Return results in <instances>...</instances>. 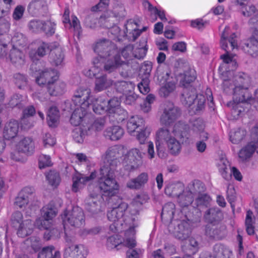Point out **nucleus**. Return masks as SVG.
I'll return each mask as SVG.
<instances>
[{
	"instance_id": "nucleus-1",
	"label": "nucleus",
	"mask_w": 258,
	"mask_h": 258,
	"mask_svg": "<svg viewBox=\"0 0 258 258\" xmlns=\"http://www.w3.org/2000/svg\"><path fill=\"white\" fill-rule=\"evenodd\" d=\"M230 28L226 26L223 32L220 44L223 49L227 53L221 56L223 62L219 67L223 77V89L224 91L233 93V102H229L227 105L232 107V113L239 115L244 111L243 105L247 102L258 110V89L255 92V98H251L248 88L250 84V78L245 74L240 73L234 76L233 71L237 67V62L234 56L229 54L228 42L232 50L237 48L236 35L232 33L229 38Z\"/></svg>"
},
{
	"instance_id": "nucleus-2",
	"label": "nucleus",
	"mask_w": 258,
	"mask_h": 258,
	"mask_svg": "<svg viewBox=\"0 0 258 258\" xmlns=\"http://www.w3.org/2000/svg\"><path fill=\"white\" fill-rule=\"evenodd\" d=\"M94 50L98 56L92 60V69L84 71V74L90 78L93 77L101 70L104 63V70L111 72L123 64L124 61L120 59L118 51L111 41L100 40L95 44Z\"/></svg>"
},
{
	"instance_id": "nucleus-3",
	"label": "nucleus",
	"mask_w": 258,
	"mask_h": 258,
	"mask_svg": "<svg viewBox=\"0 0 258 258\" xmlns=\"http://www.w3.org/2000/svg\"><path fill=\"white\" fill-rule=\"evenodd\" d=\"M141 205L139 197H137L130 206V213L127 215L126 210L128 205L120 200L119 205L107 213L108 219L113 222L110 226V229L114 233H121L124 230H127L131 235H135V228L138 226L139 209Z\"/></svg>"
},
{
	"instance_id": "nucleus-4",
	"label": "nucleus",
	"mask_w": 258,
	"mask_h": 258,
	"mask_svg": "<svg viewBox=\"0 0 258 258\" xmlns=\"http://www.w3.org/2000/svg\"><path fill=\"white\" fill-rule=\"evenodd\" d=\"M187 126L181 122L176 123L173 129L169 127L159 128L156 133L155 144L157 155L160 158L167 156V149L173 155H178L181 150L183 131H186Z\"/></svg>"
},
{
	"instance_id": "nucleus-5",
	"label": "nucleus",
	"mask_w": 258,
	"mask_h": 258,
	"mask_svg": "<svg viewBox=\"0 0 258 258\" xmlns=\"http://www.w3.org/2000/svg\"><path fill=\"white\" fill-rule=\"evenodd\" d=\"M195 79V72L194 70L186 71L180 76V84L185 88L182 94L181 101L189 107L191 113L197 114L204 109L206 98L203 94H197L195 88H188L190 84Z\"/></svg>"
},
{
	"instance_id": "nucleus-6",
	"label": "nucleus",
	"mask_w": 258,
	"mask_h": 258,
	"mask_svg": "<svg viewBox=\"0 0 258 258\" xmlns=\"http://www.w3.org/2000/svg\"><path fill=\"white\" fill-rule=\"evenodd\" d=\"M111 166V167L101 166L98 177L99 188L101 194L108 197L117 194L119 187L115 178L114 166L113 164Z\"/></svg>"
},
{
	"instance_id": "nucleus-7",
	"label": "nucleus",
	"mask_w": 258,
	"mask_h": 258,
	"mask_svg": "<svg viewBox=\"0 0 258 258\" xmlns=\"http://www.w3.org/2000/svg\"><path fill=\"white\" fill-rule=\"evenodd\" d=\"M65 235H74L73 232L69 230L70 227H80L85 222L84 214L82 209L78 207L68 208L61 215Z\"/></svg>"
},
{
	"instance_id": "nucleus-8",
	"label": "nucleus",
	"mask_w": 258,
	"mask_h": 258,
	"mask_svg": "<svg viewBox=\"0 0 258 258\" xmlns=\"http://www.w3.org/2000/svg\"><path fill=\"white\" fill-rule=\"evenodd\" d=\"M66 246L64 250V258H86L88 255L87 248L83 244H74V235L64 236Z\"/></svg>"
},
{
	"instance_id": "nucleus-9",
	"label": "nucleus",
	"mask_w": 258,
	"mask_h": 258,
	"mask_svg": "<svg viewBox=\"0 0 258 258\" xmlns=\"http://www.w3.org/2000/svg\"><path fill=\"white\" fill-rule=\"evenodd\" d=\"M57 214V211L54 204L48 203L41 209V218L36 219L34 226L39 229L50 228L52 225V220Z\"/></svg>"
},
{
	"instance_id": "nucleus-10",
	"label": "nucleus",
	"mask_w": 258,
	"mask_h": 258,
	"mask_svg": "<svg viewBox=\"0 0 258 258\" xmlns=\"http://www.w3.org/2000/svg\"><path fill=\"white\" fill-rule=\"evenodd\" d=\"M143 153L138 148L126 150L123 155V166L125 170L131 172L137 169L142 163Z\"/></svg>"
},
{
	"instance_id": "nucleus-11",
	"label": "nucleus",
	"mask_w": 258,
	"mask_h": 258,
	"mask_svg": "<svg viewBox=\"0 0 258 258\" xmlns=\"http://www.w3.org/2000/svg\"><path fill=\"white\" fill-rule=\"evenodd\" d=\"M253 31V37L248 39L243 46L244 51L253 57L258 54V16H254L249 21Z\"/></svg>"
},
{
	"instance_id": "nucleus-12",
	"label": "nucleus",
	"mask_w": 258,
	"mask_h": 258,
	"mask_svg": "<svg viewBox=\"0 0 258 258\" xmlns=\"http://www.w3.org/2000/svg\"><path fill=\"white\" fill-rule=\"evenodd\" d=\"M91 90L86 87H80L74 92L73 102L76 107L90 109Z\"/></svg>"
},
{
	"instance_id": "nucleus-13",
	"label": "nucleus",
	"mask_w": 258,
	"mask_h": 258,
	"mask_svg": "<svg viewBox=\"0 0 258 258\" xmlns=\"http://www.w3.org/2000/svg\"><path fill=\"white\" fill-rule=\"evenodd\" d=\"M124 238L123 240L119 238L118 235H114L107 238L106 245L109 249H113L120 244L131 249L136 245L135 235H131L130 232L124 230Z\"/></svg>"
},
{
	"instance_id": "nucleus-14",
	"label": "nucleus",
	"mask_w": 258,
	"mask_h": 258,
	"mask_svg": "<svg viewBox=\"0 0 258 258\" xmlns=\"http://www.w3.org/2000/svg\"><path fill=\"white\" fill-rule=\"evenodd\" d=\"M125 152H126V148L122 146H114L109 148L103 157L104 165L103 166L111 167V164H113L115 169L117 158H123V155Z\"/></svg>"
},
{
	"instance_id": "nucleus-15",
	"label": "nucleus",
	"mask_w": 258,
	"mask_h": 258,
	"mask_svg": "<svg viewBox=\"0 0 258 258\" xmlns=\"http://www.w3.org/2000/svg\"><path fill=\"white\" fill-rule=\"evenodd\" d=\"M34 189L31 187H26L22 189L16 198L15 205L20 209L24 210L27 207L31 208L32 201L34 199Z\"/></svg>"
},
{
	"instance_id": "nucleus-16",
	"label": "nucleus",
	"mask_w": 258,
	"mask_h": 258,
	"mask_svg": "<svg viewBox=\"0 0 258 258\" xmlns=\"http://www.w3.org/2000/svg\"><path fill=\"white\" fill-rule=\"evenodd\" d=\"M186 131L189 136L198 138L200 141L205 142L209 139V134L205 131V124L202 119L198 118L190 122Z\"/></svg>"
},
{
	"instance_id": "nucleus-17",
	"label": "nucleus",
	"mask_w": 258,
	"mask_h": 258,
	"mask_svg": "<svg viewBox=\"0 0 258 258\" xmlns=\"http://www.w3.org/2000/svg\"><path fill=\"white\" fill-rule=\"evenodd\" d=\"M178 116L177 109L173 103L168 102L164 105L163 112L160 118V122L167 127L175 121Z\"/></svg>"
},
{
	"instance_id": "nucleus-18",
	"label": "nucleus",
	"mask_w": 258,
	"mask_h": 258,
	"mask_svg": "<svg viewBox=\"0 0 258 258\" xmlns=\"http://www.w3.org/2000/svg\"><path fill=\"white\" fill-rule=\"evenodd\" d=\"M96 176V172H92L89 176H86L78 173H76L73 177L72 190L77 192L86 184L91 182Z\"/></svg>"
},
{
	"instance_id": "nucleus-19",
	"label": "nucleus",
	"mask_w": 258,
	"mask_h": 258,
	"mask_svg": "<svg viewBox=\"0 0 258 258\" xmlns=\"http://www.w3.org/2000/svg\"><path fill=\"white\" fill-rule=\"evenodd\" d=\"M175 224L176 226L172 231V232L176 238L183 240L189 237L191 230L188 222L181 221L177 222V223Z\"/></svg>"
},
{
	"instance_id": "nucleus-20",
	"label": "nucleus",
	"mask_w": 258,
	"mask_h": 258,
	"mask_svg": "<svg viewBox=\"0 0 258 258\" xmlns=\"http://www.w3.org/2000/svg\"><path fill=\"white\" fill-rule=\"evenodd\" d=\"M58 74L57 71L52 70H45L40 73L36 78V82L39 85L47 84V86L52 82L57 80Z\"/></svg>"
},
{
	"instance_id": "nucleus-21",
	"label": "nucleus",
	"mask_w": 258,
	"mask_h": 258,
	"mask_svg": "<svg viewBox=\"0 0 258 258\" xmlns=\"http://www.w3.org/2000/svg\"><path fill=\"white\" fill-rule=\"evenodd\" d=\"M256 149V144L253 142L243 146L238 153L239 161L243 163L248 162L252 157Z\"/></svg>"
},
{
	"instance_id": "nucleus-22",
	"label": "nucleus",
	"mask_w": 258,
	"mask_h": 258,
	"mask_svg": "<svg viewBox=\"0 0 258 258\" xmlns=\"http://www.w3.org/2000/svg\"><path fill=\"white\" fill-rule=\"evenodd\" d=\"M125 35L130 40L135 41L142 31L138 28V24L133 20H129L125 25Z\"/></svg>"
},
{
	"instance_id": "nucleus-23",
	"label": "nucleus",
	"mask_w": 258,
	"mask_h": 258,
	"mask_svg": "<svg viewBox=\"0 0 258 258\" xmlns=\"http://www.w3.org/2000/svg\"><path fill=\"white\" fill-rule=\"evenodd\" d=\"M149 176L146 172H142L137 177L132 178L126 183V187L131 189H139L148 181Z\"/></svg>"
},
{
	"instance_id": "nucleus-24",
	"label": "nucleus",
	"mask_w": 258,
	"mask_h": 258,
	"mask_svg": "<svg viewBox=\"0 0 258 258\" xmlns=\"http://www.w3.org/2000/svg\"><path fill=\"white\" fill-rule=\"evenodd\" d=\"M8 60L16 66H21L24 63L25 56L21 50L14 47L9 52L7 61Z\"/></svg>"
},
{
	"instance_id": "nucleus-25",
	"label": "nucleus",
	"mask_w": 258,
	"mask_h": 258,
	"mask_svg": "<svg viewBox=\"0 0 258 258\" xmlns=\"http://www.w3.org/2000/svg\"><path fill=\"white\" fill-rule=\"evenodd\" d=\"M19 126L18 121L15 120H11L7 122L4 128V138L9 140L16 137L18 132Z\"/></svg>"
},
{
	"instance_id": "nucleus-26",
	"label": "nucleus",
	"mask_w": 258,
	"mask_h": 258,
	"mask_svg": "<svg viewBox=\"0 0 258 258\" xmlns=\"http://www.w3.org/2000/svg\"><path fill=\"white\" fill-rule=\"evenodd\" d=\"M92 107L93 111L98 114H102L107 112V106L106 100L103 97L92 98L90 103V107Z\"/></svg>"
},
{
	"instance_id": "nucleus-27",
	"label": "nucleus",
	"mask_w": 258,
	"mask_h": 258,
	"mask_svg": "<svg viewBox=\"0 0 258 258\" xmlns=\"http://www.w3.org/2000/svg\"><path fill=\"white\" fill-rule=\"evenodd\" d=\"M123 134V129L119 125L108 127L104 132V136L112 141L119 140L122 138Z\"/></svg>"
},
{
	"instance_id": "nucleus-28",
	"label": "nucleus",
	"mask_w": 258,
	"mask_h": 258,
	"mask_svg": "<svg viewBox=\"0 0 258 258\" xmlns=\"http://www.w3.org/2000/svg\"><path fill=\"white\" fill-rule=\"evenodd\" d=\"M16 149L23 153H31L34 150V143L30 137H24L18 143Z\"/></svg>"
},
{
	"instance_id": "nucleus-29",
	"label": "nucleus",
	"mask_w": 258,
	"mask_h": 258,
	"mask_svg": "<svg viewBox=\"0 0 258 258\" xmlns=\"http://www.w3.org/2000/svg\"><path fill=\"white\" fill-rule=\"evenodd\" d=\"M34 44L38 46L37 50L36 51L32 50L29 53L30 57L33 60L38 59V57L44 56L47 51L51 49L48 44L41 40L36 41Z\"/></svg>"
},
{
	"instance_id": "nucleus-30",
	"label": "nucleus",
	"mask_w": 258,
	"mask_h": 258,
	"mask_svg": "<svg viewBox=\"0 0 258 258\" xmlns=\"http://www.w3.org/2000/svg\"><path fill=\"white\" fill-rule=\"evenodd\" d=\"M107 18L105 15L101 16L99 19L94 15L88 16L85 19V24L87 27L94 28L98 26V24L104 27L108 28V25L105 24Z\"/></svg>"
},
{
	"instance_id": "nucleus-31",
	"label": "nucleus",
	"mask_w": 258,
	"mask_h": 258,
	"mask_svg": "<svg viewBox=\"0 0 258 258\" xmlns=\"http://www.w3.org/2000/svg\"><path fill=\"white\" fill-rule=\"evenodd\" d=\"M217 166L222 176L226 180L231 179L229 173L230 164L229 161L225 157L219 159L217 162Z\"/></svg>"
},
{
	"instance_id": "nucleus-32",
	"label": "nucleus",
	"mask_w": 258,
	"mask_h": 258,
	"mask_svg": "<svg viewBox=\"0 0 258 258\" xmlns=\"http://www.w3.org/2000/svg\"><path fill=\"white\" fill-rule=\"evenodd\" d=\"M18 229L17 234L21 237H25L31 234L33 231V224L31 220L27 219L16 227Z\"/></svg>"
},
{
	"instance_id": "nucleus-33",
	"label": "nucleus",
	"mask_w": 258,
	"mask_h": 258,
	"mask_svg": "<svg viewBox=\"0 0 258 258\" xmlns=\"http://www.w3.org/2000/svg\"><path fill=\"white\" fill-rule=\"evenodd\" d=\"M50 59L53 64L56 66H62L64 63V54L62 48L56 47L55 49H51Z\"/></svg>"
},
{
	"instance_id": "nucleus-34",
	"label": "nucleus",
	"mask_w": 258,
	"mask_h": 258,
	"mask_svg": "<svg viewBox=\"0 0 258 258\" xmlns=\"http://www.w3.org/2000/svg\"><path fill=\"white\" fill-rule=\"evenodd\" d=\"M144 123L143 119L138 115L132 116L127 122V130L128 132L133 135L135 133L136 130L141 127ZM135 136V135H134Z\"/></svg>"
},
{
	"instance_id": "nucleus-35",
	"label": "nucleus",
	"mask_w": 258,
	"mask_h": 258,
	"mask_svg": "<svg viewBox=\"0 0 258 258\" xmlns=\"http://www.w3.org/2000/svg\"><path fill=\"white\" fill-rule=\"evenodd\" d=\"M98 196L91 195L86 201V209L94 214L98 213L102 210L100 201H97Z\"/></svg>"
},
{
	"instance_id": "nucleus-36",
	"label": "nucleus",
	"mask_w": 258,
	"mask_h": 258,
	"mask_svg": "<svg viewBox=\"0 0 258 258\" xmlns=\"http://www.w3.org/2000/svg\"><path fill=\"white\" fill-rule=\"evenodd\" d=\"M222 213L218 208H211L205 214V220L209 223H213L222 218Z\"/></svg>"
},
{
	"instance_id": "nucleus-37",
	"label": "nucleus",
	"mask_w": 258,
	"mask_h": 258,
	"mask_svg": "<svg viewBox=\"0 0 258 258\" xmlns=\"http://www.w3.org/2000/svg\"><path fill=\"white\" fill-rule=\"evenodd\" d=\"M90 110V109H83L76 107L70 119L71 124L77 126L82 121L83 118Z\"/></svg>"
},
{
	"instance_id": "nucleus-38",
	"label": "nucleus",
	"mask_w": 258,
	"mask_h": 258,
	"mask_svg": "<svg viewBox=\"0 0 258 258\" xmlns=\"http://www.w3.org/2000/svg\"><path fill=\"white\" fill-rule=\"evenodd\" d=\"M35 113V109L32 106L26 108L23 111V117L21 118L22 127L27 129L33 126V123H30L28 118Z\"/></svg>"
},
{
	"instance_id": "nucleus-39",
	"label": "nucleus",
	"mask_w": 258,
	"mask_h": 258,
	"mask_svg": "<svg viewBox=\"0 0 258 258\" xmlns=\"http://www.w3.org/2000/svg\"><path fill=\"white\" fill-rule=\"evenodd\" d=\"M66 88L65 84L60 81L52 82V84L47 86L48 91L50 95L57 96L62 94Z\"/></svg>"
},
{
	"instance_id": "nucleus-40",
	"label": "nucleus",
	"mask_w": 258,
	"mask_h": 258,
	"mask_svg": "<svg viewBox=\"0 0 258 258\" xmlns=\"http://www.w3.org/2000/svg\"><path fill=\"white\" fill-rule=\"evenodd\" d=\"M59 118V111L55 106L51 107L47 113V120L49 126H55Z\"/></svg>"
},
{
	"instance_id": "nucleus-41",
	"label": "nucleus",
	"mask_w": 258,
	"mask_h": 258,
	"mask_svg": "<svg viewBox=\"0 0 258 258\" xmlns=\"http://www.w3.org/2000/svg\"><path fill=\"white\" fill-rule=\"evenodd\" d=\"M38 258H60V253L53 246H50L44 247L38 254Z\"/></svg>"
},
{
	"instance_id": "nucleus-42",
	"label": "nucleus",
	"mask_w": 258,
	"mask_h": 258,
	"mask_svg": "<svg viewBox=\"0 0 258 258\" xmlns=\"http://www.w3.org/2000/svg\"><path fill=\"white\" fill-rule=\"evenodd\" d=\"M112 85V81L107 79L106 76L96 78L95 81V90L100 92L107 89Z\"/></svg>"
},
{
	"instance_id": "nucleus-43",
	"label": "nucleus",
	"mask_w": 258,
	"mask_h": 258,
	"mask_svg": "<svg viewBox=\"0 0 258 258\" xmlns=\"http://www.w3.org/2000/svg\"><path fill=\"white\" fill-rule=\"evenodd\" d=\"M232 253L230 250L221 245H216L213 249L214 258H231Z\"/></svg>"
},
{
	"instance_id": "nucleus-44",
	"label": "nucleus",
	"mask_w": 258,
	"mask_h": 258,
	"mask_svg": "<svg viewBox=\"0 0 258 258\" xmlns=\"http://www.w3.org/2000/svg\"><path fill=\"white\" fill-rule=\"evenodd\" d=\"M246 135V131L242 128L234 130L229 134L230 141L235 144H239L244 138Z\"/></svg>"
},
{
	"instance_id": "nucleus-45",
	"label": "nucleus",
	"mask_w": 258,
	"mask_h": 258,
	"mask_svg": "<svg viewBox=\"0 0 258 258\" xmlns=\"http://www.w3.org/2000/svg\"><path fill=\"white\" fill-rule=\"evenodd\" d=\"M254 220L255 218L253 213L250 210L247 211L245 224L246 232L249 235H252L254 234Z\"/></svg>"
},
{
	"instance_id": "nucleus-46",
	"label": "nucleus",
	"mask_w": 258,
	"mask_h": 258,
	"mask_svg": "<svg viewBox=\"0 0 258 258\" xmlns=\"http://www.w3.org/2000/svg\"><path fill=\"white\" fill-rule=\"evenodd\" d=\"M147 43V40L145 38L140 42L139 47H135L134 50V58L142 59L145 56L148 50Z\"/></svg>"
},
{
	"instance_id": "nucleus-47",
	"label": "nucleus",
	"mask_w": 258,
	"mask_h": 258,
	"mask_svg": "<svg viewBox=\"0 0 258 258\" xmlns=\"http://www.w3.org/2000/svg\"><path fill=\"white\" fill-rule=\"evenodd\" d=\"M175 89V82L173 80L167 81L165 84L160 88V95L163 97H167L172 93Z\"/></svg>"
},
{
	"instance_id": "nucleus-48",
	"label": "nucleus",
	"mask_w": 258,
	"mask_h": 258,
	"mask_svg": "<svg viewBox=\"0 0 258 258\" xmlns=\"http://www.w3.org/2000/svg\"><path fill=\"white\" fill-rule=\"evenodd\" d=\"M173 250H174V248L173 246L165 245L163 249H158L153 251L152 253V256L153 258H165L166 254H173Z\"/></svg>"
},
{
	"instance_id": "nucleus-49",
	"label": "nucleus",
	"mask_w": 258,
	"mask_h": 258,
	"mask_svg": "<svg viewBox=\"0 0 258 258\" xmlns=\"http://www.w3.org/2000/svg\"><path fill=\"white\" fill-rule=\"evenodd\" d=\"M194 198L191 192H183L178 197V202L181 207H187L190 205Z\"/></svg>"
},
{
	"instance_id": "nucleus-50",
	"label": "nucleus",
	"mask_w": 258,
	"mask_h": 258,
	"mask_svg": "<svg viewBox=\"0 0 258 258\" xmlns=\"http://www.w3.org/2000/svg\"><path fill=\"white\" fill-rule=\"evenodd\" d=\"M182 190L183 186L182 185L172 184L165 187V193L169 196L178 197Z\"/></svg>"
},
{
	"instance_id": "nucleus-51",
	"label": "nucleus",
	"mask_w": 258,
	"mask_h": 258,
	"mask_svg": "<svg viewBox=\"0 0 258 258\" xmlns=\"http://www.w3.org/2000/svg\"><path fill=\"white\" fill-rule=\"evenodd\" d=\"M175 211V206L172 203H168L163 207L161 214L162 217H165L169 220H171L173 217Z\"/></svg>"
},
{
	"instance_id": "nucleus-52",
	"label": "nucleus",
	"mask_w": 258,
	"mask_h": 258,
	"mask_svg": "<svg viewBox=\"0 0 258 258\" xmlns=\"http://www.w3.org/2000/svg\"><path fill=\"white\" fill-rule=\"evenodd\" d=\"M46 179L53 187H56L61 181L59 174L55 171H50L46 175Z\"/></svg>"
},
{
	"instance_id": "nucleus-53",
	"label": "nucleus",
	"mask_w": 258,
	"mask_h": 258,
	"mask_svg": "<svg viewBox=\"0 0 258 258\" xmlns=\"http://www.w3.org/2000/svg\"><path fill=\"white\" fill-rule=\"evenodd\" d=\"M115 86L118 92L125 95L134 88L133 84L125 81L118 82L115 84Z\"/></svg>"
},
{
	"instance_id": "nucleus-54",
	"label": "nucleus",
	"mask_w": 258,
	"mask_h": 258,
	"mask_svg": "<svg viewBox=\"0 0 258 258\" xmlns=\"http://www.w3.org/2000/svg\"><path fill=\"white\" fill-rule=\"evenodd\" d=\"M150 129L147 127H143L140 131L137 132L136 139L141 144H145L150 134Z\"/></svg>"
},
{
	"instance_id": "nucleus-55",
	"label": "nucleus",
	"mask_w": 258,
	"mask_h": 258,
	"mask_svg": "<svg viewBox=\"0 0 258 258\" xmlns=\"http://www.w3.org/2000/svg\"><path fill=\"white\" fill-rule=\"evenodd\" d=\"M13 47L23 46L26 44V39L24 35L19 32L16 33L12 38Z\"/></svg>"
},
{
	"instance_id": "nucleus-56",
	"label": "nucleus",
	"mask_w": 258,
	"mask_h": 258,
	"mask_svg": "<svg viewBox=\"0 0 258 258\" xmlns=\"http://www.w3.org/2000/svg\"><path fill=\"white\" fill-rule=\"evenodd\" d=\"M43 21L33 20L28 23V28L33 32L39 33L42 32Z\"/></svg>"
},
{
	"instance_id": "nucleus-57",
	"label": "nucleus",
	"mask_w": 258,
	"mask_h": 258,
	"mask_svg": "<svg viewBox=\"0 0 258 258\" xmlns=\"http://www.w3.org/2000/svg\"><path fill=\"white\" fill-rule=\"evenodd\" d=\"M108 114L114 113L119 107H120V101L117 98H113L109 101L106 100Z\"/></svg>"
},
{
	"instance_id": "nucleus-58",
	"label": "nucleus",
	"mask_w": 258,
	"mask_h": 258,
	"mask_svg": "<svg viewBox=\"0 0 258 258\" xmlns=\"http://www.w3.org/2000/svg\"><path fill=\"white\" fill-rule=\"evenodd\" d=\"M52 226L50 228L45 229L46 231L44 234V237L46 240H49L53 238H59L60 237V231L57 228H53Z\"/></svg>"
},
{
	"instance_id": "nucleus-59",
	"label": "nucleus",
	"mask_w": 258,
	"mask_h": 258,
	"mask_svg": "<svg viewBox=\"0 0 258 258\" xmlns=\"http://www.w3.org/2000/svg\"><path fill=\"white\" fill-rule=\"evenodd\" d=\"M55 23L50 20L43 21L42 32L47 35H52L55 32Z\"/></svg>"
},
{
	"instance_id": "nucleus-60",
	"label": "nucleus",
	"mask_w": 258,
	"mask_h": 258,
	"mask_svg": "<svg viewBox=\"0 0 258 258\" xmlns=\"http://www.w3.org/2000/svg\"><path fill=\"white\" fill-rule=\"evenodd\" d=\"M110 116H112L117 122H121L124 120L127 116V112L122 108L121 107H119L114 113L112 114H108Z\"/></svg>"
},
{
	"instance_id": "nucleus-61",
	"label": "nucleus",
	"mask_w": 258,
	"mask_h": 258,
	"mask_svg": "<svg viewBox=\"0 0 258 258\" xmlns=\"http://www.w3.org/2000/svg\"><path fill=\"white\" fill-rule=\"evenodd\" d=\"M135 46L133 45H128L124 47L121 52L122 57L126 60H132L134 58V50Z\"/></svg>"
},
{
	"instance_id": "nucleus-62",
	"label": "nucleus",
	"mask_w": 258,
	"mask_h": 258,
	"mask_svg": "<svg viewBox=\"0 0 258 258\" xmlns=\"http://www.w3.org/2000/svg\"><path fill=\"white\" fill-rule=\"evenodd\" d=\"M52 165L50 157L48 155L41 154L38 159V165L40 169L50 166Z\"/></svg>"
},
{
	"instance_id": "nucleus-63",
	"label": "nucleus",
	"mask_w": 258,
	"mask_h": 258,
	"mask_svg": "<svg viewBox=\"0 0 258 258\" xmlns=\"http://www.w3.org/2000/svg\"><path fill=\"white\" fill-rule=\"evenodd\" d=\"M14 82L17 86L20 89L24 88L27 84L26 77L20 74H17L15 75Z\"/></svg>"
},
{
	"instance_id": "nucleus-64",
	"label": "nucleus",
	"mask_w": 258,
	"mask_h": 258,
	"mask_svg": "<svg viewBox=\"0 0 258 258\" xmlns=\"http://www.w3.org/2000/svg\"><path fill=\"white\" fill-rule=\"evenodd\" d=\"M72 136L76 142L81 143L84 141L85 133L81 127H77L74 130Z\"/></svg>"
}]
</instances>
